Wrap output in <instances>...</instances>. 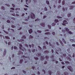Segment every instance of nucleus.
Segmentation results:
<instances>
[{
    "mask_svg": "<svg viewBox=\"0 0 75 75\" xmlns=\"http://www.w3.org/2000/svg\"><path fill=\"white\" fill-rule=\"evenodd\" d=\"M61 51H62V49H61L60 48H58V50H57V52L56 51V54H58V53L57 52Z\"/></svg>",
    "mask_w": 75,
    "mask_h": 75,
    "instance_id": "nucleus-8",
    "label": "nucleus"
},
{
    "mask_svg": "<svg viewBox=\"0 0 75 75\" xmlns=\"http://www.w3.org/2000/svg\"><path fill=\"white\" fill-rule=\"evenodd\" d=\"M50 57H51L52 59V62L55 61V59L54 58V56L53 55H52V56H51Z\"/></svg>",
    "mask_w": 75,
    "mask_h": 75,
    "instance_id": "nucleus-6",
    "label": "nucleus"
},
{
    "mask_svg": "<svg viewBox=\"0 0 75 75\" xmlns=\"http://www.w3.org/2000/svg\"><path fill=\"white\" fill-rule=\"evenodd\" d=\"M8 31L10 32H14V30L12 29H10V28H9L8 29Z\"/></svg>",
    "mask_w": 75,
    "mask_h": 75,
    "instance_id": "nucleus-7",
    "label": "nucleus"
},
{
    "mask_svg": "<svg viewBox=\"0 0 75 75\" xmlns=\"http://www.w3.org/2000/svg\"><path fill=\"white\" fill-rule=\"evenodd\" d=\"M11 9L12 10H13V11H14L15 10V8H11Z\"/></svg>",
    "mask_w": 75,
    "mask_h": 75,
    "instance_id": "nucleus-61",
    "label": "nucleus"
},
{
    "mask_svg": "<svg viewBox=\"0 0 75 75\" xmlns=\"http://www.w3.org/2000/svg\"><path fill=\"white\" fill-rule=\"evenodd\" d=\"M75 7L74 6H70L69 9L70 10H71L72 9H73V8Z\"/></svg>",
    "mask_w": 75,
    "mask_h": 75,
    "instance_id": "nucleus-12",
    "label": "nucleus"
},
{
    "mask_svg": "<svg viewBox=\"0 0 75 75\" xmlns=\"http://www.w3.org/2000/svg\"><path fill=\"white\" fill-rule=\"evenodd\" d=\"M22 39H25L26 38V37L25 36V35H24L22 37Z\"/></svg>",
    "mask_w": 75,
    "mask_h": 75,
    "instance_id": "nucleus-24",
    "label": "nucleus"
},
{
    "mask_svg": "<svg viewBox=\"0 0 75 75\" xmlns=\"http://www.w3.org/2000/svg\"><path fill=\"white\" fill-rule=\"evenodd\" d=\"M73 23L75 24V18H74L73 19Z\"/></svg>",
    "mask_w": 75,
    "mask_h": 75,
    "instance_id": "nucleus-55",
    "label": "nucleus"
},
{
    "mask_svg": "<svg viewBox=\"0 0 75 75\" xmlns=\"http://www.w3.org/2000/svg\"><path fill=\"white\" fill-rule=\"evenodd\" d=\"M33 37L31 35H30L29 36V38H33Z\"/></svg>",
    "mask_w": 75,
    "mask_h": 75,
    "instance_id": "nucleus-36",
    "label": "nucleus"
},
{
    "mask_svg": "<svg viewBox=\"0 0 75 75\" xmlns=\"http://www.w3.org/2000/svg\"><path fill=\"white\" fill-rule=\"evenodd\" d=\"M59 41L60 42V43H61L62 45V46H64V44L62 42V41L61 40H59Z\"/></svg>",
    "mask_w": 75,
    "mask_h": 75,
    "instance_id": "nucleus-22",
    "label": "nucleus"
},
{
    "mask_svg": "<svg viewBox=\"0 0 75 75\" xmlns=\"http://www.w3.org/2000/svg\"><path fill=\"white\" fill-rule=\"evenodd\" d=\"M11 19L13 20H15V18L13 17H12L11 18Z\"/></svg>",
    "mask_w": 75,
    "mask_h": 75,
    "instance_id": "nucleus-62",
    "label": "nucleus"
},
{
    "mask_svg": "<svg viewBox=\"0 0 75 75\" xmlns=\"http://www.w3.org/2000/svg\"><path fill=\"white\" fill-rule=\"evenodd\" d=\"M65 64H69V62L68 61L65 62Z\"/></svg>",
    "mask_w": 75,
    "mask_h": 75,
    "instance_id": "nucleus-56",
    "label": "nucleus"
},
{
    "mask_svg": "<svg viewBox=\"0 0 75 75\" xmlns=\"http://www.w3.org/2000/svg\"><path fill=\"white\" fill-rule=\"evenodd\" d=\"M67 58L68 60H69V61H71V59L69 57H67Z\"/></svg>",
    "mask_w": 75,
    "mask_h": 75,
    "instance_id": "nucleus-28",
    "label": "nucleus"
},
{
    "mask_svg": "<svg viewBox=\"0 0 75 75\" xmlns=\"http://www.w3.org/2000/svg\"><path fill=\"white\" fill-rule=\"evenodd\" d=\"M35 59H36V60H38V57H34Z\"/></svg>",
    "mask_w": 75,
    "mask_h": 75,
    "instance_id": "nucleus-47",
    "label": "nucleus"
},
{
    "mask_svg": "<svg viewBox=\"0 0 75 75\" xmlns=\"http://www.w3.org/2000/svg\"><path fill=\"white\" fill-rule=\"evenodd\" d=\"M44 52L45 54H48V53H49V52L48 50H46V51H45Z\"/></svg>",
    "mask_w": 75,
    "mask_h": 75,
    "instance_id": "nucleus-18",
    "label": "nucleus"
},
{
    "mask_svg": "<svg viewBox=\"0 0 75 75\" xmlns=\"http://www.w3.org/2000/svg\"><path fill=\"white\" fill-rule=\"evenodd\" d=\"M62 11H63V12H64L65 11V8L64 7H63Z\"/></svg>",
    "mask_w": 75,
    "mask_h": 75,
    "instance_id": "nucleus-37",
    "label": "nucleus"
},
{
    "mask_svg": "<svg viewBox=\"0 0 75 75\" xmlns=\"http://www.w3.org/2000/svg\"><path fill=\"white\" fill-rule=\"evenodd\" d=\"M31 17L32 19H34L35 17V15L33 13H31Z\"/></svg>",
    "mask_w": 75,
    "mask_h": 75,
    "instance_id": "nucleus-2",
    "label": "nucleus"
},
{
    "mask_svg": "<svg viewBox=\"0 0 75 75\" xmlns=\"http://www.w3.org/2000/svg\"><path fill=\"white\" fill-rule=\"evenodd\" d=\"M64 29L66 30V31L67 32H69V29H68L67 28H64Z\"/></svg>",
    "mask_w": 75,
    "mask_h": 75,
    "instance_id": "nucleus-16",
    "label": "nucleus"
},
{
    "mask_svg": "<svg viewBox=\"0 0 75 75\" xmlns=\"http://www.w3.org/2000/svg\"><path fill=\"white\" fill-rule=\"evenodd\" d=\"M33 50H32V52H34L35 51V49H34V50H33Z\"/></svg>",
    "mask_w": 75,
    "mask_h": 75,
    "instance_id": "nucleus-59",
    "label": "nucleus"
},
{
    "mask_svg": "<svg viewBox=\"0 0 75 75\" xmlns=\"http://www.w3.org/2000/svg\"><path fill=\"white\" fill-rule=\"evenodd\" d=\"M50 34V33H49V32H47L45 33V35H49Z\"/></svg>",
    "mask_w": 75,
    "mask_h": 75,
    "instance_id": "nucleus-29",
    "label": "nucleus"
},
{
    "mask_svg": "<svg viewBox=\"0 0 75 75\" xmlns=\"http://www.w3.org/2000/svg\"><path fill=\"white\" fill-rule=\"evenodd\" d=\"M42 72H44V74H46L45 71L44 69L42 70Z\"/></svg>",
    "mask_w": 75,
    "mask_h": 75,
    "instance_id": "nucleus-39",
    "label": "nucleus"
},
{
    "mask_svg": "<svg viewBox=\"0 0 75 75\" xmlns=\"http://www.w3.org/2000/svg\"><path fill=\"white\" fill-rule=\"evenodd\" d=\"M49 44H50V46L52 47V48L54 47V45L53 46L52 45H51L50 43H49Z\"/></svg>",
    "mask_w": 75,
    "mask_h": 75,
    "instance_id": "nucleus-23",
    "label": "nucleus"
},
{
    "mask_svg": "<svg viewBox=\"0 0 75 75\" xmlns=\"http://www.w3.org/2000/svg\"><path fill=\"white\" fill-rule=\"evenodd\" d=\"M46 59L47 60L49 58V57L48 56H46L45 57Z\"/></svg>",
    "mask_w": 75,
    "mask_h": 75,
    "instance_id": "nucleus-34",
    "label": "nucleus"
},
{
    "mask_svg": "<svg viewBox=\"0 0 75 75\" xmlns=\"http://www.w3.org/2000/svg\"><path fill=\"white\" fill-rule=\"evenodd\" d=\"M67 16L68 17H70L71 16V13H69L67 14Z\"/></svg>",
    "mask_w": 75,
    "mask_h": 75,
    "instance_id": "nucleus-21",
    "label": "nucleus"
},
{
    "mask_svg": "<svg viewBox=\"0 0 75 75\" xmlns=\"http://www.w3.org/2000/svg\"><path fill=\"white\" fill-rule=\"evenodd\" d=\"M43 48L45 49H47L46 47L45 46H43Z\"/></svg>",
    "mask_w": 75,
    "mask_h": 75,
    "instance_id": "nucleus-51",
    "label": "nucleus"
},
{
    "mask_svg": "<svg viewBox=\"0 0 75 75\" xmlns=\"http://www.w3.org/2000/svg\"><path fill=\"white\" fill-rule=\"evenodd\" d=\"M62 75H69V74L67 72H65L64 73V75L63 74H62Z\"/></svg>",
    "mask_w": 75,
    "mask_h": 75,
    "instance_id": "nucleus-15",
    "label": "nucleus"
},
{
    "mask_svg": "<svg viewBox=\"0 0 75 75\" xmlns=\"http://www.w3.org/2000/svg\"><path fill=\"white\" fill-rule=\"evenodd\" d=\"M23 61V59H21V60H20V64H22V62Z\"/></svg>",
    "mask_w": 75,
    "mask_h": 75,
    "instance_id": "nucleus-30",
    "label": "nucleus"
},
{
    "mask_svg": "<svg viewBox=\"0 0 75 75\" xmlns=\"http://www.w3.org/2000/svg\"><path fill=\"white\" fill-rule=\"evenodd\" d=\"M70 41L71 42H73L74 41V40L72 39H71L70 40Z\"/></svg>",
    "mask_w": 75,
    "mask_h": 75,
    "instance_id": "nucleus-42",
    "label": "nucleus"
},
{
    "mask_svg": "<svg viewBox=\"0 0 75 75\" xmlns=\"http://www.w3.org/2000/svg\"><path fill=\"white\" fill-rule=\"evenodd\" d=\"M45 59V57H44V56H40V59H41L42 61L44 60Z\"/></svg>",
    "mask_w": 75,
    "mask_h": 75,
    "instance_id": "nucleus-11",
    "label": "nucleus"
},
{
    "mask_svg": "<svg viewBox=\"0 0 75 75\" xmlns=\"http://www.w3.org/2000/svg\"><path fill=\"white\" fill-rule=\"evenodd\" d=\"M49 72V74L50 75H51V74L52 73V72L51 70H49L48 71Z\"/></svg>",
    "mask_w": 75,
    "mask_h": 75,
    "instance_id": "nucleus-25",
    "label": "nucleus"
},
{
    "mask_svg": "<svg viewBox=\"0 0 75 75\" xmlns=\"http://www.w3.org/2000/svg\"><path fill=\"white\" fill-rule=\"evenodd\" d=\"M46 4H50V3L49 1H46Z\"/></svg>",
    "mask_w": 75,
    "mask_h": 75,
    "instance_id": "nucleus-31",
    "label": "nucleus"
},
{
    "mask_svg": "<svg viewBox=\"0 0 75 75\" xmlns=\"http://www.w3.org/2000/svg\"><path fill=\"white\" fill-rule=\"evenodd\" d=\"M25 46H26V47H27L28 48V45L27 44H25Z\"/></svg>",
    "mask_w": 75,
    "mask_h": 75,
    "instance_id": "nucleus-45",
    "label": "nucleus"
},
{
    "mask_svg": "<svg viewBox=\"0 0 75 75\" xmlns=\"http://www.w3.org/2000/svg\"><path fill=\"white\" fill-rule=\"evenodd\" d=\"M1 8L2 10H5V8H4V6H2Z\"/></svg>",
    "mask_w": 75,
    "mask_h": 75,
    "instance_id": "nucleus-41",
    "label": "nucleus"
},
{
    "mask_svg": "<svg viewBox=\"0 0 75 75\" xmlns=\"http://www.w3.org/2000/svg\"><path fill=\"white\" fill-rule=\"evenodd\" d=\"M59 21L58 20L55 19V20H54V22H55L56 23H57Z\"/></svg>",
    "mask_w": 75,
    "mask_h": 75,
    "instance_id": "nucleus-32",
    "label": "nucleus"
},
{
    "mask_svg": "<svg viewBox=\"0 0 75 75\" xmlns=\"http://www.w3.org/2000/svg\"><path fill=\"white\" fill-rule=\"evenodd\" d=\"M24 40L23 39H21V40H19V39L18 40V41L19 42H24Z\"/></svg>",
    "mask_w": 75,
    "mask_h": 75,
    "instance_id": "nucleus-14",
    "label": "nucleus"
},
{
    "mask_svg": "<svg viewBox=\"0 0 75 75\" xmlns=\"http://www.w3.org/2000/svg\"><path fill=\"white\" fill-rule=\"evenodd\" d=\"M5 5H6L7 6H8V7H10V5H9V4H5Z\"/></svg>",
    "mask_w": 75,
    "mask_h": 75,
    "instance_id": "nucleus-57",
    "label": "nucleus"
},
{
    "mask_svg": "<svg viewBox=\"0 0 75 75\" xmlns=\"http://www.w3.org/2000/svg\"><path fill=\"white\" fill-rule=\"evenodd\" d=\"M41 55V53H38V54H36V56H40Z\"/></svg>",
    "mask_w": 75,
    "mask_h": 75,
    "instance_id": "nucleus-20",
    "label": "nucleus"
},
{
    "mask_svg": "<svg viewBox=\"0 0 75 75\" xmlns=\"http://www.w3.org/2000/svg\"><path fill=\"white\" fill-rule=\"evenodd\" d=\"M22 57L25 58H27V57H26V56H22Z\"/></svg>",
    "mask_w": 75,
    "mask_h": 75,
    "instance_id": "nucleus-53",
    "label": "nucleus"
},
{
    "mask_svg": "<svg viewBox=\"0 0 75 75\" xmlns=\"http://www.w3.org/2000/svg\"><path fill=\"white\" fill-rule=\"evenodd\" d=\"M38 47H39V49H40V50H41L42 49L41 47L40 46H38Z\"/></svg>",
    "mask_w": 75,
    "mask_h": 75,
    "instance_id": "nucleus-58",
    "label": "nucleus"
},
{
    "mask_svg": "<svg viewBox=\"0 0 75 75\" xmlns=\"http://www.w3.org/2000/svg\"><path fill=\"white\" fill-rule=\"evenodd\" d=\"M57 75H60V73L59 71H57Z\"/></svg>",
    "mask_w": 75,
    "mask_h": 75,
    "instance_id": "nucleus-27",
    "label": "nucleus"
},
{
    "mask_svg": "<svg viewBox=\"0 0 75 75\" xmlns=\"http://www.w3.org/2000/svg\"><path fill=\"white\" fill-rule=\"evenodd\" d=\"M62 4L63 5H64V4H65V1H63L62 2Z\"/></svg>",
    "mask_w": 75,
    "mask_h": 75,
    "instance_id": "nucleus-40",
    "label": "nucleus"
},
{
    "mask_svg": "<svg viewBox=\"0 0 75 75\" xmlns=\"http://www.w3.org/2000/svg\"><path fill=\"white\" fill-rule=\"evenodd\" d=\"M48 27L49 29H51V26L50 25H48Z\"/></svg>",
    "mask_w": 75,
    "mask_h": 75,
    "instance_id": "nucleus-35",
    "label": "nucleus"
},
{
    "mask_svg": "<svg viewBox=\"0 0 75 75\" xmlns=\"http://www.w3.org/2000/svg\"><path fill=\"white\" fill-rule=\"evenodd\" d=\"M68 69H69V71L72 72L73 71V68H72L71 66H69L68 67Z\"/></svg>",
    "mask_w": 75,
    "mask_h": 75,
    "instance_id": "nucleus-3",
    "label": "nucleus"
},
{
    "mask_svg": "<svg viewBox=\"0 0 75 75\" xmlns=\"http://www.w3.org/2000/svg\"><path fill=\"white\" fill-rule=\"evenodd\" d=\"M33 32V30L32 29H30L29 30V33L30 34L32 33Z\"/></svg>",
    "mask_w": 75,
    "mask_h": 75,
    "instance_id": "nucleus-19",
    "label": "nucleus"
},
{
    "mask_svg": "<svg viewBox=\"0 0 75 75\" xmlns=\"http://www.w3.org/2000/svg\"><path fill=\"white\" fill-rule=\"evenodd\" d=\"M19 48L21 50H22L23 51H26V50L24 48H23V49H22V44H19Z\"/></svg>",
    "mask_w": 75,
    "mask_h": 75,
    "instance_id": "nucleus-1",
    "label": "nucleus"
},
{
    "mask_svg": "<svg viewBox=\"0 0 75 75\" xmlns=\"http://www.w3.org/2000/svg\"><path fill=\"white\" fill-rule=\"evenodd\" d=\"M72 46L73 47H75V44H73L72 45Z\"/></svg>",
    "mask_w": 75,
    "mask_h": 75,
    "instance_id": "nucleus-64",
    "label": "nucleus"
},
{
    "mask_svg": "<svg viewBox=\"0 0 75 75\" xmlns=\"http://www.w3.org/2000/svg\"><path fill=\"white\" fill-rule=\"evenodd\" d=\"M28 1V0H26V4L27 5H28V3H30L31 2V1L30 0H29V1Z\"/></svg>",
    "mask_w": 75,
    "mask_h": 75,
    "instance_id": "nucleus-10",
    "label": "nucleus"
},
{
    "mask_svg": "<svg viewBox=\"0 0 75 75\" xmlns=\"http://www.w3.org/2000/svg\"><path fill=\"white\" fill-rule=\"evenodd\" d=\"M57 18H62V17H60V16H57Z\"/></svg>",
    "mask_w": 75,
    "mask_h": 75,
    "instance_id": "nucleus-48",
    "label": "nucleus"
},
{
    "mask_svg": "<svg viewBox=\"0 0 75 75\" xmlns=\"http://www.w3.org/2000/svg\"><path fill=\"white\" fill-rule=\"evenodd\" d=\"M44 10L45 11H47V8L46 7H45Z\"/></svg>",
    "mask_w": 75,
    "mask_h": 75,
    "instance_id": "nucleus-46",
    "label": "nucleus"
},
{
    "mask_svg": "<svg viewBox=\"0 0 75 75\" xmlns=\"http://www.w3.org/2000/svg\"><path fill=\"white\" fill-rule=\"evenodd\" d=\"M11 15H13V16H15V13H12Z\"/></svg>",
    "mask_w": 75,
    "mask_h": 75,
    "instance_id": "nucleus-60",
    "label": "nucleus"
},
{
    "mask_svg": "<svg viewBox=\"0 0 75 75\" xmlns=\"http://www.w3.org/2000/svg\"><path fill=\"white\" fill-rule=\"evenodd\" d=\"M40 25L41 26H43V27H45V23H44L42 24L40 23Z\"/></svg>",
    "mask_w": 75,
    "mask_h": 75,
    "instance_id": "nucleus-17",
    "label": "nucleus"
},
{
    "mask_svg": "<svg viewBox=\"0 0 75 75\" xmlns=\"http://www.w3.org/2000/svg\"><path fill=\"white\" fill-rule=\"evenodd\" d=\"M7 22L8 23H11V22L9 20H7Z\"/></svg>",
    "mask_w": 75,
    "mask_h": 75,
    "instance_id": "nucleus-44",
    "label": "nucleus"
},
{
    "mask_svg": "<svg viewBox=\"0 0 75 75\" xmlns=\"http://www.w3.org/2000/svg\"><path fill=\"white\" fill-rule=\"evenodd\" d=\"M12 6L13 7H15V6L13 4H12Z\"/></svg>",
    "mask_w": 75,
    "mask_h": 75,
    "instance_id": "nucleus-49",
    "label": "nucleus"
},
{
    "mask_svg": "<svg viewBox=\"0 0 75 75\" xmlns=\"http://www.w3.org/2000/svg\"><path fill=\"white\" fill-rule=\"evenodd\" d=\"M23 73L24 74H26V72L25 71L23 70Z\"/></svg>",
    "mask_w": 75,
    "mask_h": 75,
    "instance_id": "nucleus-63",
    "label": "nucleus"
},
{
    "mask_svg": "<svg viewBox=\"0 0 75 75\" xmlns=\"http://www.w3.org/2000/svg\"><path fill=\"white\" fill-rule=\"evenodd\" d=\"M14 49L16 50L17 49V47L16 46H14Z\"/></svg>",
    "mask_w": 75,
    "mask_h": 75,
    "instance_id": "nucleus-52",
    "label": "nucleus"
},
{
    "mask_svg": "<svg viewBox=\"0 0 75 75\" xmlns=\"http://www.w3.org/2000/svg\"><path fill=\"white\" fill-rule=\"evenodd\" d=\"M62 41L64 43L66 44V41L63 38L62 39Z\"/></svg>",
    "mask_w": 75,
    "mask_h": 75,
    "instance_id": "nucleus-26",
    "label": "nucleus"
},
{
    "mask_svg": "<svg viewBox=\"0 0 75 75\" xmlns=\"http://www.w3.org/2000/svg\"><path fill=\"white\" fill-rule=\"evenodd\" d=\"M61 55H60V56L61 57L63 58L64 57H65L66 56V54H63L62 53H61Z\"/></svg>",
    "mask_w": 75,
    "mask_h": 75,
    "instance_id": "nucleus-4",
    "label": "nucleus"
},
{
    "mask_svg": "<svg viewBox=\"0 0 75 75\" xmlns=\"http://www.w3.org/2000/svg\"><path fill=\"white\" fill-rule=\"evenodd\" d=\"M55 23H52V26H54L55 25Z\"/></svg>",
    "mask_w": 75,
    "mask_h": 75,
    "instance_id": "nucleus-38",
    "label": "nucleus"
},
{
    "mask_svg": "<svg viewBox=\"0 0 75 75\" xmlns=\"http://www.w3.org/2000/svg\"><path fill=\"white\" fill-rule=\"evenodd\" d=\"M5 38H6L7 39H8V40L10 39V38L7 36H5Z\"/></svg>",
    "mask_w": 75,
    "mask_h": 75,
    "instance_id": "nucleus-33",
    "label": "nucleus"
},
{
    "mask_svg": "<svg viewBox=\"0 0 75 75\" xmlns=\"http://www.w3.org/2000/svg\"><path fill=\"white\" fill-rule=\"evenodd\" d=\"M68 33H69V34H70L71 35L72 34V32L71 31H69V32H68Z\"/></svg>",
    "mask_w": 75,
    "mask_h": 75,
    "instance_id": "nucleus-54",
    "label": "nucleus"
},
{
    "mask_svg": "<svg viewBox=\"0 0 75 75\" xmlns=\"http://www.w3.org/2000/svg\"><path fill=\"white\" fill-rule=\"evenodd\" d=\"M11 27L12 28H14L15 27V26L14 25H11Z\"/></svg>",
    "mask_w": 75,
    "mask_h": 75,
    "instance_id": "nucleus-50",
    "label": "nucleus"
},
{
    "mask_svg": "<svg viewBox=\"0 0 75 75\" xmlns=\"http://www.w3.org/2000/svg\"><path fill=\"white\" fill-rule=\"evenodd\" d=\"M37 32L38 33H41V31H40V30H37Z\"/></svg>",
    "mask_w": 75,
    "mask_h": 75,
    "instance_id": "nucleus-43",
    "label": "nucleus"
},
{
    "mask_svg": "<svg viewBox=\"0 0 75 75\" xmlns=\"http://www.w3.org/2000/svg\"><path fill=\"white\" fill-rule=\"evenodd\" d=\"M21 54H23V52H21V51L20 50L18 52V55H20Z\"/></svg>",
    "mask_w": 75,
    "mask_h": 75,
    "instance_id": "nucleus-9",
    "label": "nucleus"
},
{
    "mask_svg": "<svg viewBox=\"0 0 75 75\" xmlns=\"http://www.w3.org/2000/svg\"><path fill=\"white\" fill-rule=\"evenodd\" d=\"M6 49H4V52L3 53V56H5V55H6Z\"/></svg>",
    "mask_w": 75,
    "mask_h": 75,
    "instance_id": "nucleus-13",
    "label": "nucleus"
},
{
    "mask_svg": "<svg viewBox=\"0 0 75 75\" xmlns=\"http://www.w3.org/2000/svg\"><path fill=\"white\" fill-rule=\"evenodd\" d=\"M63 23H62V25L64 26L66 25H65V24L68 23L67 22V21L65 20H64L63 22Z\"/></svg>",
    "mask_w": 75,
    "mask_h": 75,
    "instance_id": "nucleus-5",
    "label": "nucleus"
}]
</instances>
